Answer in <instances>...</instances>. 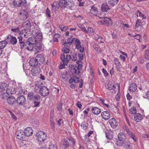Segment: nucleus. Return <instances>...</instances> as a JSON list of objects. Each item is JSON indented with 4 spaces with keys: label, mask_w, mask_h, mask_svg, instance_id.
Here are the masks:
<instances>
[{
    "label": "nucleus",
    "mask_w": 149,
    "mask_h": 149,
    "mask_svg": "<svg viewBox=\"0 0 149 149\" xmlns=\"http://www.w3.org/2000/svg\"><path fill=\"white\" fill-rule=\"evenodd\" d=\"M35 136L36 139L38 141L43 142L46 139L47 134L44 132L40 131L36 133Z\"/></svg>",
    "instance_id": "1"
},
{
    "label": "nucleus",
    "mask_w": 149,
    "mask_h": 149,
    "mask_svg": "<svg viewBox=\"0 0 149 149\" xmlns=\"http://www.w3.org/2000/svg\"><path fill=\"white\" fill-rule=\"evenodd\" d=\"M60 58L64 65H66L70 60L71 57L69 54L66 55L64 53H62L61 54Z\"/></svg>",
    "instance_id": "2"
},
{
    "label": "nucleus",
    "mask_w": 149,
    "mask_h": 149,
    "mask_svg": "<svg viewBox=\"0 0 149 149\" xmlns=\"http://www.w3.org/2000/svg\"><path fill=\"white\" fill-rule=\"evenodd\" d=\"M73 39L76 45V49H79V51L81 53L83 52L84 51V47L83 45L81 44L79 40L76 38H74Z\"/></svg>",
    "instance_id": "3"
},
{
    "label": "nucleus",
    "mask_w": 149,
    "mask_h": 149,
    "mask_svg": "<svg viewBox=\"0 0 149 149\" xmlns=\"http://www.w3.org/2000/svg\"><path fill=\"white\" fill-rule=\"evenodd\" d=\"M99 24H103L108 26L111 25L112 24V21L110 18L106 17L98 22Z\"/></svg>",
    "instance_id": "4"
},
{
    "label": "nucleus",
    "mask_w": 149,
    "mask_h": 149,
    "mask_svg": "<svg viewBox=\"0 0 149 149\" xmlns=\"http://www.w3.org/2000/svg\"><path fill=\"white\" fill-rule=\"evenodd\" d=\"M40 98V96L38 95H34L32 92L29 93L28 95L27 99L28 100H38Z\"/></svg>",
    "instance_id": "5"
},
{
    "label": "nucleus",
    "mask_w": 149,
    "mask_h": 149,
    "mask_svg": "<svg viewBox=\"0 0 149 149\" xmlns=\"http://www.w3.org/2000/svg\"><path fill=\"white\" fill-rule=\"evenodd\" d=\"M26 0H14L12 3L15 6H25L26 3Z\"/></svg>",
    "instance_id": "6"
},
{
    "label": "nucleus",
    "mask_w": 149,
    "mask_h": 149,
    "mask_svg": "<svg viewBox=\"0 0 149 149\" xmlns=\"http://www.w3.org/2000/svg\"><path fill=\"white\" fill-rule=\"evenodd\" d=\"M124 133L128 134L130 137L132 138L134 141H136V139L135 138V135L131 132L128 127L125 125H124L123 127Z\"/></svg>",
    "instance_id": "7"
},
{
    "label": "nucleus",
    "mask_w": 149,
    "mask_h": 149,
    "mask_svg": "<svg viewBox=\"0 0 149 149\" xmlns=\"http://www.w3.org/2000/svg\"><path fill=\"white\" fill-rule=\"evenodd\" d=\"M74 38H72V36H71L68 38L67 42L65 40H63L61 42L62 44L64 46L68 47L72 42H74L73 39Z\"/></svg>",
    "instance_id": "8"
},
{
    "label": "nucleus",
    "mask_w": 149,
    "mask_h": 149,
    "mask_svg": "<svg viewBox=\"0 0 149 149\" xmlns=\"http://www.w3.org/2000/svg\"><path fill=\"white\" fill-rule=\"evenodd\" d=\"M118 146L120 147V149H131L132 148L131 144L128 141H127L121 144H119Z\"/></svg>",
    "instance_id": "9"
},
{
    "label": "nucleus",
    "mask_w": 149,
    "mask_h": 149,
    "mask_svg": "<svg viewBox=\"0 0 149 149\" xmlns=\"http://www.w3.org/2000/svg\"><path fill=\"white\" fill-rule=\"evenodd\" d=\"M118 137L119 140L117 141L118 145H119V144H121L124 143L126 138V136L121 132L118 134Z\"/></svg>",
    "instance_id": "10"
},
{
    "label": "nucleus",
    "mask_w": 149,
    "mask_h": 149,
    "mask_svg": "<svg viewBox=\"0 0 149 149\" xmlns=\"http://www.w3.org/2000/svg\"><path fill=\"white\" fill-rule=\"evenodd\" d=\"M36 58L40 65L43 64L45 62L44 55L43 54H38L36 56Z\"/></svg>",
    "instance_id": "11"
},
{
    "label": "nucleus",
    "mask_w": 149,
    "mask_h": 149,
    "mask_svg": "<svg viewBox=\"0 0 149 149\" xmlns=\"http://www.w3.org/2000/svg\"><path fill=\"white\" fill-rule=\"evenodd\" d=\"M25 136H32L33 133L32 128L30 127H26L24 131Z\"/></svg>",
    "instance_id": "12"
},
{
    "label": "nucleus",
    "mask_w": 149,
    "mask_h": 149,
    "mask_svg": "<svg viewBox=\"0 0 149 149\" xmlns=\"http://www.w3.org/2000/svg\"><path fill=\"white\" fill-rule=\"evenodd\" d=\"M40 68L39 67L33 68L31 70L32 75L33 76H37L40 73Z\"/></svg>",
    "instance_id": "13"
},
{
    "label": "nucleus",
    "mask_w": 149,
    "mask_h": 149,
    "mask_svg": "<svg viewBox=\"0 0 149 149\" xmlns=\"http://www.w3.org/2000/svg\"><path fill=\"white\" fill-rule=\"evenodd\" d=\"M101 116L102 118L105 120H108L110 117V113L108 111H104L102 112Z\"/></svg>",
    "instance_id": "14"
},
{
    "label": "nucleus",
    "mask_w": 149,
    "mask_h": 149,
    "mask_svg": "<svg viewBox=\"0 0 149 149\" xmlns=\"http://www.w3.org/2000/svg\"><path fill=\"white\" fill-rule=\"evenodd\" d=\"M109 122L111 127L113 128H116L118 125L117 122L114 118L110 119Z\"/></svg>",
    "instance_id": "15"
},
{
    "label": "nucleus",
    "mask_w": 149,
    "mask_h": 149,
    "mask_svg": "<svg viewBox=\"0 0 149 149\" xmlns=\"http://www.w3.org/2000/svg\"><path fill=\"white\" fill-rule=\"evenodd\" d=\"M41 95L43 96H45L47 95L49 92L48 88L45 86H43L41 89L40 92Z\"/></svg>",
    "instance_id": "16"
},
{
    "label": "nucleus",
    "mask_w": 149,
    "mask_h": 149,
    "mask_svg": "<svg viewBox=\"0 0 149 149\" xmlns=\"http://www.w3.org/2000/svg\"><path fill=\"white\" fill-rule=\"evenodd\" d=\"M25 136L23 131L20 130L17 131L16 134V137L18 139L22 140L23 139Z\"/></svg>",
    "instance_id": "17"
},
{
    "label": "nucleus",
    "mask_w": 149,
    "mask_h": 149,
    "mask_svg": "<svg viewBox=\"0 0 149 149\" xmlns=\"http://www.w3.org/2000/svg\"><path fill=\"white\" fill-rule=\"evenodd\" d=\"M105 86L109 90H112L115 87L113 83L111 81H107L106 82Z\"/></svg>",
    "instance_id": "18"
},
{
    "label": "nucleus",
    "mask_w": 149,
    "mask_h": 149,
    "mask_svg": "<svg viewBox=\"0 0 149 149\" xmlns=\"http://www.w3.org/2000/svg\"><path fill=\"white\" fill-rule=\"evenodd\" d=\"M69 68L70 71L73 74H75L76 75L79 74V70L77 68L76 69L73 65H70Z\"/></svg>",
    "instance_id": "19"
},
{
    "label": "nucleus",
    "mask_w": 149,
    "mask_h": 149,
    "mask_svg": "<svg viewBox=\"0 0 149 149\" xmlns=\"http://www.w3.org/2000/svg\"><path fill=\"white\" fill-rule=\"evenodd\" d=\"M52 10L53 11L57 10L60 7L59 2L58 1H54L51 5Z\"/></svg>",
    "instance_id": "20"
},
{
    "label": "nucleus",
    "mask_w": 149,
    "mask_h": 149,
    "mask_svg": "<svg viewBox=\"0 0 149 149\" xmlns=\"http://www.w3.org/2000/svg\"><path fill=\"white\" fill-rule=\"evenodd\" d=\"M26 99L25 97L23 96H21L18 97L16 101V103L17 104L22 105L25 102Z\"/></svg>",
    "instance_id": "21"
},
{
    "label": "nucleus",
    "mask_w": 149,
    "mask_h": 149,
    "mask_svg": "<svg viewBox=\"0 0 149 149\" xmlns=\"http://www.w3.org/2000/svg\"><path fill=\"white\" fill-rule=\"evenodd\" d=\"M34 29H31V31H32V34H33V35L36 36V38H38V37H39V38L40 39V40L41 39L42 37V33H41L38 32L36 30H35V28H34Z\"/></svg>",
    "instance_id": "22"
},
{
    "label": "nucleus",
    "mask_w": 149,
    "mask_h": 149,
    "mask_svg": "<svg viewBox=\"0 0 149 149\" xmlns=\"http://www.w3.org/2000/svg\"><path fill=\"white\" fill-rule=\"evenodd\" d=\"M143 117L141 114L137 113L135 114L134 116V120L136 122H139L142 120Z\"/></svg>",
    "instance_id": "23"
},
{
    "label": "nucleus",
    "mask_w": 149,
    "mask_h": 149,
    "mask_svg": "<svg viewBox=\"0 0 149 149\" xmlns=\"http://www.w3.org/2000/svg\"><path fill=\"white\" fill-rule=\"evenodd\" d=\"M25 48L27 50L32 51L33 50V46L29 42H25Z\"/></svg>",
    "instance_id": "24"
},
{
    "label": "nucleus",
    "mask_w": 149,
    "mask_h": 149,
    "mask_svg": "<svg viewBox=\"0 0 149 149\" xmlns=\"http://www.w3.org/2000/svg\"><path fill=\"white\" fill-rule=\"evenodd\" d=\"M38 62L36 58H30L29 60V64L31 66H36L38 65Z\"/></svg>",
    "instance_id": "25"
},
{
    "label": "nucleus",
    "mask_w": 149,
    "mask_h": 149,
    "mask_svg": "<svg viewBox=\"0 0 149 149\" xmlns=\"http://www.w3.org/2000/svg\"><path fill=\"white\" fill-rule=\"evenodd\" d=\"M42 45L40 43L35 44L33 47V50L35 52V53H38L40 52V50L42 48Z\"/></svg>",
    "instance_id": "26"
},
{
    "label": "nucleus",
    "mask_w": 149,
    "mask_h": 149,
    "mask_svg": "<svg viewBox=\"0 0 149 149\" xmlns=\"http://www.w3.org/2000/svg\"><path fill=\"white\" fill-rule=\"evenodd\" d=\"M29 34L27 30L23 29L20 31L19 35L22 37L26 38L28 36Z\"/></svg>",
    "instance_id": "27"
},
{
    "label": "nucleus",
    "mask_w": 149,
    "mask_h": 149,
    "mask_svg": "<svg viewBox=\"0 0 149 149\" xmlns=\"http://www.w3.org/2000/svg\"><path fill=\"white\" fill-rule=\"evenodd\" d=\"M61 146L64 149H66L69 146V143L67 139H64L61 142Z\"/></svg>",
    "instance_id": "28"
},
{
    "label": "nucleus",
    "mask_w": 149,
    "mask_h": 149,
    "mask_svg": "<svg viewBox=\"0 0 149 149\" xmlns=\"http://www.w3.org/2000/svg\"><path fill=\"white\" fill-rule=\"evenodd\" d=\"M8 39L10 40V43L13 45L16 44L17 43V40L15 37L9 35L8 36Z\"/></svg>",
    "instance_id": "29"
},
{
    "label": "nucleus",
    "mask_w": 149,
    "mask_h": 149,
    "mask_svg": "<svg viewBox=\"0 0 149 149\" xmlns=\"http://www.w3.org/2000/svg\"><path fill=\"white\" fill-rule=\"evenodd\" d=\"M14 88L9 87L6 88V92L8 95H12L14 94L16 92Z\"/></svg>",
    "instance_id": "30"
},
{
    "label": "nucleus",
    "mask_w": 149,
    "mask_h": 149,
    "mask_svg": "<svg viewBox=\"0 0 149 149\" xmlns=\"http://www.w3.org/2000/svg\"><path fill=\"white\" fill-rule=\"evenodd\" d=\"M8 103L12 105L16 103L15 98L13 96L9 97L7 99Z\"/></svg>",
    "instance_id": "31"
},
{
    "label": "nucleus",
    "mask_w": 149,
    "mask_h": 149,
    "mask_svg": "<svg viewBox=\"0 0 149 149\" xmlns=\"http://www.w3.org/2000/svg\"><path fill=\"white\" fill-rule=\"evenodd\" d=\"M137 89L136 84L134 83L130 84L129 86V90L131 92H134Z\"/></svg>",
    "instance_id": "32"
},
{
    "label": "nucleus",
    "mask_w": 149,
    "mask_h": 149,
    "mask_svg": "<svg viewBox=\"0 0 149 149\" xmlns=\"http://www.w3.org/2000/svg\"><path fill=\"white\" fill-rule=\"evenodd\" d=\"M109 6L107 3L103 4L101 6V9L102 11L107 12L110 10Z\"/></svg>",
    "instance_id": "33"
},
{
    "label": "nucleus",
    "mask_w": 149,
    "mask_h": 149,
    "mask_svg": "<svg viewBox=\"0 0 149 149\" xmlns=\"http://www.w3.org/2000/svg\"><path fill=\"white\" fill-rule=\"evenodd\" d=\"M92 113L96 115H98L101 112V110L98 107H94L92 109Z\"/></svg>",
    "instance_id": "34"
},
{
    "label": "nucleus",
    "mask_w": 149,
    "mask_h": 149,
    "mask_svg": "<svg viewBox=\"0 0 149 149\" xmlns=\"http://www.w3.org/2000/svg\"><path fill=\"white\" fill-rule=\"evenodd\" d=\"M97 8L94 6H91L90 10V13L95 15H96L97 13Z\"/></svg>",
    "instance_id": "35"
},
{
    "label": "nucleus",
    "mask_w": 149,
    "mask_h": 149,
    "mask_svg": "<svg viewBox=\"0 0 149 149\" xmlns=\"http://www.w3.org/2000/svg\"><path fill=\"white\" fill-rule=\"evenodd\" d=\"M80 81L79 78L76 76H73V77L70 78L69 80V82L71 84L74 82L75 83H77Z\"/></svg>",
    "instance_id": "36"
},
{
    "label": "nucleus",
    "mask_w": 149,
    "mask_h": 149,
    "mask_svg": "<svg viewBox=\"0 0 149 149\" xmlns=\"http://www.w3.org/2000/svg\"><path fill=\"white\" fill-rule=\"evenodd\" d=\"M42 87L41 84H36L35 87V91L36 93L40 92L41 89Z\"/></svg>",
    "instance_id": "37"
},
{
    "label": "nucleus",
    "mask_w": 149,
    "mask_h": 149,
    "mask_svg": "<svg viewBox=\"0 0 149 149\" xmlns=\"http://www.w3.org/2000/svg\"><path fill=\"white\" fill-rule=\"evenodd\" d=\"M94 31L92 28L88 27L87 28V30L86 29V31L85 32L88 33L89 35H92L93 34Z\"/></svg>",
    "instance_id": "38"
},
{
    "label": "nucleus",
    "mask_w": 149,
    "mask_h": 149,
    "mask_svg": "<svg viewBox=\"0 0 149 149\" xmlns=\"http://www.w3.org/2000/svg\"><path fill=\"white\" fill-rule=\"evenodd\" d=\"M23 26L26 28L27 29H29L31 26L30 22L29 20L26 21L23 24Z\"/></svg>",
    "instance_id": "39"
},
{
    "label": "nucleus",
    "mask_w": 149,
    "mask_h": 149,
    "mask_svg": "<svg viewBox=\"0 0 149 149\" xmlns=\"http://www.w3.org/2000/svg\"><path fill=\"white\" fill-rule=\"evenodd\" d=\"M60 6L63 7H66L67 6V1L65 0H61L59 1Z\"/></svg>",
    "instance_id": "40"
},
{
    "label": "nucleus",
    "mask_w": 149,
    "mask_h": 149,
    "mask_svg": "<svg viewBox=\"0 0 149 149\" xmlns=\"http://www.w3.org/2000/svg\"><path fill=\"white\" fill-rule=\"evenodd\" d=\"M118 1L119 0H108L109 4L112 6H114L116 4Z\"/></svg>",
    "instance_id": "41"
},
{
    "label": "nucleus",
    "mask_w": 149,
    "mask_h": 149,
    "mask_svg": "<svg viewBox=\"0 0 149 149\" xmlns=\"http://www.w3.org/2000/svg\"><path fill=\"white\" fill-rule=\"evenodd\" d=\"M26 42H29L32 45H34L36 42V38L34 37H30L29 38L28 40Z\"/></svg>",
    "instance_id": "42"
},
{
    "label": "nucleus",
    "mask_w": 149,
    "mask_h": 149,
    "mask_svg": "<svg viewBox=\"0 0 149 149\" xmlns=\"http://www.w3.org/2000/svg\"><path fill=\"white\" fill-rule=\"evenodd\" d=\"M20 14L22 15L24 18H26L27 17V13L25 10H22L20 11Z\"/></svg>",
    "instance_id": "43"
},
{
    "label": "nucleus",
    "mask_w": 149,
    "mask_h": 149,
    "mask_svg": "<svg viewBox=\"0 0 149 149\" xmlns=\"http://www.w3.org/2000/svg\"><path fill=\"white\" fill-rule=\"evenodd\" d=\"M7 44V42L5 40L0 41V49H3L6 46Z\"/></svg>",
    "instance_id": "44"
},
{
    "label": "nucleus",
    "mask_w": 149,
    "mask_h": 149,
    "mask_svg": "<svg viewBox=\"0 0 149 149\" xmlns=\"http://www.w3.org/2000/svg\"><path fill=\"white\" fill-rule=\"evenodd\" d=\"M106 12L102 11L99 17L100 18L105 19L107 17Z\"/></svg>",
    "instance_id": "45"
},
{
    "label": "nucleus",
    "mask_w": 149,
    "mask_h": 149,
    "mask_svg": "<svg viewBox=\"0 0 149 149\" xmlns=\"http://www.w3.org/2000/svg\"><path fill=\"white\" fill-rule=\"evenodd\" d=\"M77 25L78 27L81 29V30L84 32H86V29L84 25L81 24H77Z\"/></svg>",
    "instance_id": "46"
},
{
    "label": "nucleus",
    "mask_w": 149,
    "mask_h": 149,
    "mask_svg": "<svg viewBox=\"0 0 149 149\" xmlns=\"http://www.w3.org/2000/svg\"><path fill=\"white\" fill-rule=\"evenodd\" d=\"M70 141V144L73 146H75L76 140L75 139L73 138H70L68 139Z\"/></svg>",
    "instance_id": "47"
},
{
    "label": "nucleus",
    "mask_w": 149,
    "mask_h": 149,
    "mask_svg": "<svg viewBox=\"0 0 149 149\" xmlns=\"http://www.w3.org/2000/svg\"><path fill=\"white\" fill-rule=\"evenodd\" d=\"M100 102L102 103V104L106 106L107 108H109V106L108 105V102L105 101V100L102 99L100 98Z\"/></svg>",
    "instance_id": "48"
},
{
    "label": "nucleus",
    "mask_w": 149,
    "mask_h": 149,
    "mask_svg": "<svg viewBox=\"0 0 149 149\" xmlns=\"http://www.w3.org/2000/svg\"><path fill=\"white\" fill-rule=\"evenodd\" d=\"M135 14L137 15V17L139 16L140 17L143 18V19L144 18L143 17V15L142 13L139 10H137L135 13Z\"/></svg>",
    "instance_id": "49"
},
{
    "label": "nucleus",
    "mask_w": 149,
    "mask_h": 149,
    "mask_svg": "<svg viewBox=\"0 0 149 149\" xmlns=\"http://www.w3.org/2000/svg\"><path fill=\"white\" fill-rule=\"evenodd\" d=\"M67 3V6L69 7H72L74 5V1L72 0H68Z\"/></svg>",
    "instance_id": "50"
},
{
    "label": "nucleus",
    "mask_w": 149,
    "mask_h": 149,
    "mask_svg": "<svg viewBox=\"0 0 149 149\" xmlns=\"http://www.w3.org/2000/svg\"><path fill=\"white\" fill-rule=\"evenodd\" d=\"M6 85V84H4L2 86H0V92H3L5 89H6V87H4V86H5Z\"/></svg>",
    "instance_id": "51"
},
{
    "label": "nucleus",
    "mask_w": 149,
    "mask_h": 149,
    "mask_svg": "<svg viewBox=\"0 0 149 149\" xmlns=\"http://www.w3.org/2000/svg\"><path fill=\"white\" fill-rule=\"evenodd\" d=\"M65 74H62L61 76V77L64 81H66L68 79V77L66 72Z\"/></svg>",
    "instance_id": "52"
},
{
    "label": "nucleus",
    "mask_w": 149,
    "mask_h": 149,
    "mask_svg": "<svg viewBox=\"0 0 149 149\" xmlns=\"http://www.w3.org/2000/svg\"><path fill=\"white\" fill-rule=\"evenodd\" d=\"M60 28L62 31H65L68 29V26L63 25H60Z\"/></svg>",
    "instance_id": "53"
},
{
    "label": "nucleus",
    "mask_w": 149,
    "mask_h": 149,
    "mask_svg": "<svg viewBox=\"0 0 149 149\" xmlns=\"http://www.w3.org/2000/svg\"><path fill=\"white\" fill-rule=\"evenodd\" d=\"M144 57L147 59H149V50L145 51L144 54Z\"/></svg>",
    "instance_id": "54"
},
{
    "label": "nucleus",
    "mask_w": 149,
    "mask_h": 149,
    "mask_svg": "<svg viewBox=\"0 0 149 149\" xmlns=\"http://www.w3.org/2000/svg\"><path fill=\"white\" fill-rule=\"evenodd\" d=\"M62 50L63 52L65 54H68L70 52L69 49L67 47H64L62 49Z\"/></svg>",
    "instance_id": "55"
},
{
    "label": "nucleus",
    "mask_w": 149,
    "mask_h": 149,
    "mask_svg": "<svg viewBox=\"0 0 149 149\" xmlns=\"http://www.w3.org/2000/svg\"><path fill=\"white\" fill-rule=\"evenodd\" d=\"M130 113L131 114L134 113L136 112V108L134 107L131 108L130 110Z\"/></svg>",
    "instance_id": "56"
},
{
    "label": "nucleus",
    "mask_w": 149,
    "mask_h": 149,
    "mask_svg": "<svg viewBox=\"0 0 149 149\" xmlns=\"http://www.w3.org/2000/svg\"><path fill=\"white\" fill-rule=\"evenodd\" d=\"M141 25V21L139 19H138L136 22L135 24V27H138L140 26Z\"/></svg>",
    "instance_id": "57"
},
{
    "label": "nucleus",
    "mask_w": 149,
    "mask_h": 149,
    "mask_svg": "<svg viewBox=\"0 0 149 149\" xmlns=\"http://www.w3.org/2000/svg\"><path fill=\"white\" fill-rule=\"evenodd\" d=\"M7 95H8V94H7L6 92V93H4L3 94H1V97L4 100L7 99L8 98Z\"/></svg>",
    "instance_id": "58"
},
{
    "label": "nucleus",
    "mask_w": 149,
    "mask_h": 149,
    "mask_svg": "<svg viewBox=\"0 0 149 149\" xmlns=\"http://www.w3.org/2000/svg\"><path fill=\"white\" fill-rule=\"evenodd\" d=\"M49 149H57L56 146L55 144H52L49 145Z\"/></svg>",
    "instance_id": "59"
},
{
    "label": "nucleus",
    "mask_w": 149,
    "mask_h": 149,
    "mask_svg": "<svg viewBox=\"0 0 149 149\" xmlns=\"http://www.w3.org/2000/svg\"><path fill=\"white\" fill-rule=\"evenodd\" d=\"M102 71L105 77L108 76L109 75V73L107 72L106 70L104 68H102Z\"/></svg>",
    "instance_id": "60"
},
{
    "label": "nucleus",
    "mask_w": 149,
    "mask_h": 149,
    "mask_svg": "<svg viewBox=\"0 0 149 149\" xmlns=\"http://www.w3.org/2000/svg\"><path fill=\"white\" fill-rule=\"evenodd\" d=\"M11 30L12 31L16 33L18 32L19 31L18 27L13 28V27H12Z\"/></svg>",
    "instance_id": "61"
},
{
    "label": "nucleus",
    "mask_w": 149,
    "mask_h": 149,
    "mask_svg": "<svg viewBox=\"0 0 149 149\" xmlns=\"http://www.w3.org/2000/svg\"><path fill=\"white\" fill-rule=\"evenodd\" d=\"M77 55L75 53H74L72 54V61H76L77 59Z\"/></svg>",
    "instance_id": "62"
},
{
    "label": "nucleus",
    "mask_w": 149,
    "mask_h": 149,
    "mask_svg": "<svg viewBox=\"0 0 149 149\" xmlns=\"http://www.w3.org/2000/svg\"><path fill=\"white\" fill-rule=\"evenodd\" d=\"M114 63L116 65H119L120 63L118 58H115L114 59Z\"/></svg>",
    "instance_id": "63"
},
{
    "label": "nucleus",
    "mask_w": 149,
    "mask_h": 149,
    "mask_svg": "<svg viewBox=\"0 0 149 149\" xmlns=\"http://www.w3.org/2000/svg\"><path fill=\"white\" fill-rule=\"evenodd\" d=\"M76 105L77 107L79 109L81 108L82 105L81 103L80 102L78 101L77 103L76 104Z\"/></svg>",
    "instance_id": "64"
}]
</instances>
